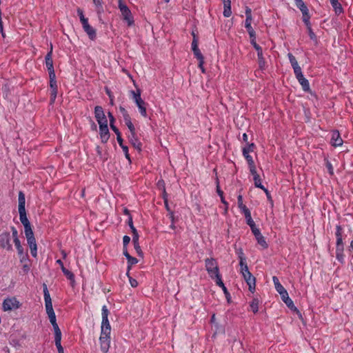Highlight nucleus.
Segmentation results:
<instances>
[{
    "label": "nucleus",
    "mask_w": 353,
    "mask_h": 353,
    "mask_svg": "<svg viewBox=\"0 0 353 353\" xmlns=\"http://www.w3.org/2000/svg\"><path fill=\"white\" fill-rule=\"evenodd\" d=\"M301 13H302V19H307V18H311V16L309 12V10L307 7H305L304 8L300 9Z\"/></svg>",
    "instance_id": "46"
},
{
    "label": "nucleus",
    "mask_w": 353,
    "mask_h": 353,
    "mask_svg": "<svg viewBox=\"0 0 353 353\" xmlns=\"http://www.w3.org/2000/svg\"><path fill=\"white\" fill-rule=\"evenodd\" d=\"M243 214H244V216H245V221H246V223L250 226V227H252L255 224L254 221H253L252 218V216H251V212L250 211V210H247L244 212H242Z\"/></svg>",
    "instance_id": "25"
},
{
    "label": "nucleus",
    "mask_w": 353,
    "mask_h": 353,
    "mask_svg": "<svg viewBox=\"0 0 353 353\" xmlns=\"http://www.w3.org/2000/svg\"><path fill=\"white\" fill-rule=\"evenodd\" d=\"M24 233L27 239V243L28 245L37 243L34 236V232L32 229L26 230V232H24Z\"/></svg>",
    "instance_id": "24"
},
{
    "label": "nucleus",
    "mask_w": 353,
    "mask_h": 353,
    "mask_svg": "<svg viewBox=\"0 0 353 353\" xmlns=\"http://www.w3.org/2000/svg\"><path fill=\"white\" fill-rule=\"evenodd\" d=\"M288 57L290 63L294 70V74H296L302 72L301 68L299 66L298 61H296L295 57L292 53H288Z\"/></svg>",
    "instance_id": "18"
},
{
    "label": "nucleus",
    "mask_w": 353,
    "mask_h": 353,
    "mask_svg": "<svg viewBox=\"0 0 353 353\" xmlns=\"http://www.w3.org/2000/svg\"><path fill=\"white\" fill-rule=\"evenodd\" d=\"M193 53L194 57L198 59V61L204 60V57L199 49L193 50Z\"/></svg>",
    "instance_id": "49"
},
{
    "label": "nucleus",
    "mask_w": 353,
    "mask_h": 353,
    "mask_svg": "<svg viewBox=\"0 0 353 353\" xmlns=\"http://www.w3.org/2000/svg\"><path fill=\"white\" fill-rule=\"evenodd\" d=\"M259 245L261 246L263 249H267L268 248V244L265 241V237L261 234L259 236L255 237Z\"/></svg>",
    "instance_id": "29"
},
{
    "label": "nucleus",
    "mask_w": 353,
    "mask_h": 353,
    "mask_svg": "<svg viewBox=\"0 0 353 353\" xmlns=\"http://www.w3.org/2000/svg\"><path fill=\"white\" fill-rule=\"evenodd\" d=\"M18 200H19V208H18V210H26V208H25V205H26L25 194L21 191H20L19 193Z\"/></svg>",
    "instance_id": "27"
},
{
    "label": "nucleus",
    "mask_w": 353,
    "mask_h": 353,
    "mask_svg": "<svg viewBox=\"0 0 353 353\" xmlns=\"http://www.w3.org/2000/svg\"><path fill=\"white\" fill-rule=\"evenodd\" d=\"M0 246L7 250H12L10 234L8 232H4L0 234Z\"/></svg>",
    "instance_id": "11"
},
{
    "label": "nucleus",
    "mask_w": 353,
    "mask_h": 353,
    "mask_svg": "<svg viewBox=\"0 0 353 353\" xmlns=\"http://www.w3.org/2000/svg\"><path fill=\"white\" fill-rule=\"evenodd\" d=\"M28 246L30 248L31 255L33 257L36 258L37 256V243L36 244L30 245Z\"/></svg>",
    "instance_id": "43"
},
{
    "label": "nucleus",
    "mask_w": 353,
    "mask_h": 353,
    "mask_svg": "<svg viewBox=\"0 0 353 353\" xmlns=\"http://www.w3.org/2000/svg\"><path fill=\"white\" fill-rule=\"evenodd\" d=\"M19 214L20 221L24 226V232H26V230H31V225L28 219L26 210H19Z\"/></svg>",
    "instance_id": "14"
},
{
    "label": "nucleus",
    "mask_w": 353,
    "mask_h": 353,
    "mask_svg": "<svg viewBox=\"0 0 353 353\" xmlns=\"http://www.w3.org/2000/svg\"><path fill=\"white\" fill-rule=\"evenodd\" d=\"M192 34L193 36V39H192V50L193 51L195 50H198L199 48V46H198V39H197L194 32H192Z\"/></svg>",
    "instance_id": "41"
},
{
    "label": "nucleus",
    "mask_w": 353,
    "mask_h": 353,
    "mask_svg": "<svg viewBox=\"0 0 353 353\" xmlns=\"http://www.w3.org/2000/svg\"><path fill=\"white\" fill-rule=\"evenodd\" d=\"M128 272H127V275L128 276V273H129V271L131 269V267L133 265H135L138 263V260L137 258L135 257H133L132 256H129L128 259Z\"/></svg>",
    "instance_id": "36"
},
{
    "label": "nucleus",
    "mask_w": 353,
    "mask_h": 353,
    "mask_svg": "<svg viewBox=\"0 0 353 353\" xmlns=\"http://www.w3.org/2000/svg\"><path fill=\"white\" fill-rule=\"evenodd\" d=\"M250 229L255 237L259 236L261 234L260 230L256 228V225L250 227Z\"/></svg>",
    "instance_id": "53"
},
{
    "label": "nucleus",
    "mask_w": 353,
    "mask_h": 353,
    "mask_svg": "<svg viewBox=\"0 0 353 353\" xmlns=\"http://www.w3.org/2000/svg\"><path fill=\"white\" fill-rule=\"evenodd\" d=\"M257 57H258V63H259V68L261 69H263L265 67V58L263 57V54H261V56L257 55Z\"/></svg>",
    "instance_id": "44"
},
{
    "label": "nucleus",
    "mask_w": 353,
    "mask_h": 353,
    "mask_svg": "<svg viewBox=\"0 0 353 353\" xmlns=\"http://www.w3.org/2000/svg\"><path fill=\"white\" fill-rule=\"evenodd\" d=\"M272 281L275 287V289L278 293L285 290V288L281 285V283L279 281V279L277 276H274L272 277Z\"/></svg>",
    "instance_id": "28"
},
{
    "label": "nucleus",
    "mask_w": 353,
    "mask_h": 353,
    "mask_svg": "<svg viewBox=\"0 0 353 353\" xmlns=\"http://www.w3.org/2000/svg\"><path fill=\"white\" fill-rule=\"evenodd\" d=\"M307 32H308V34H309V37H310V39L314 41H315V42H317L316 35L313 32L312 29V28H309V30H307Z\"/></svg>",
    "instance_id": "52"
},
{
    "label": "nucleus",
    "mask_w": 353,
    "mask_h": 353,
    "mask_svg": "<svg viewBox=\"0 0 353 353\" xmlns=\"http://www.w3.org/2000/svg\"><path fill=\"white\" fill-rule=\"evenodd\" d=\"M237 203H238V207L241 210V212L248 210L247 206L243 204V196L241 194L238 195Z\"/></svg>",
    "instance_id": "34"
},
{
    "label": "nucleus",
    "mask_w": 353,
    "mask_h": 353,
    "mask_svg": "<svg viewBox=\"0 0 353 353\" xmlns=\"http://www.w3.org/2000/svg\"><path fill=\"white\" fill-rule=\"evenodd\" d=\"M110 334L111 327H101L99 342L101 350L103 353H107L110 347Z\"/></svg>",
    "instance_id": "4"
},
{
    "label": "nucleus",
    "mask_w": 353,
    "mask_h": 353,
    "mask_svg": "<svg viewBox=\"0 0 353 353\" xmlns=\"http://www.w3.org/2000/svg\"><path fill=\"white\" fill-rule=\"evenodd\" d=\"M250 43L252 45L254 48L256 50L257 55L261 56V54H263V50H262V48L259 44H257L256 40H250Z\"/></svg>",
    "instance_id": "40"
},
{
    "label": "nucleus",
    "mask_w": 353,
    "mask_h": 353,
    "mask_svg": "<svg viewBox=\"0 0 353 353\" xmlns=\"http://www.w3.org/2000/svg\"><path fill=\"white\" fill-rule=\"evenodd\" d=\"M102 321L101 327H111L109 320V310L106 305H103L101 309Z\"/></svg>",
    "instance_id": "16"
},
{
    "label": "nucleus",
    "mask_w": 353,
    "mask_h": 353,
    "mask_svg": "<svg viewBox=\"0 0 353 353\" xmlns=\"http://www.w3.org/2000/svg\"><path fill=\"white\" fill-rule=\"evenodd\" d=\"M299 83L302 87V89L304 92H310V83L307 79H305L303 76L302 72L294 74Z\"/></svg>",
    "instance_id": "12"
},
{
    "label": "nucleus",
    "mask_w": 353,
    "mask_h": 353,
    "mask_svg": "<svg viewBox=\"0 0 353 353\" xmlns=\"http://www.w3.org/2000/svg\"><path fill=\"white\" fill-rule=\"evenodd\" d=\"M251 174L253 176V180L254 183L255 187L260 188V189H264V185L261 183V179L259 176V174L256 172V168L254 170V171H250Z\"/></svg>",
    "instance_id": "19"
},
{
    "label": "nucleus",
    "mask_w": 353,
    "mask_h": 353,
    "mask_svg": "<svg viewBox=\"0 0 353 353\" xmlns=\"http://www.w3.org/2000/svg\"><path fill=\"white\" fill-rule=\"evenodd\" d=\"M11 230H12V235L13 239H19L18 238V232H17V229L14 226H12L11 228Z\"/></svg>",
    "instance_id": "63"
},
{
    "label": "nucleus",
    "mask_w": 353,
    "mask_h": 353,
    "mask_svg": "<svg viewBox=\"0 0 353 353\" xmlns=\"http://www.w3.org/2000/svg\"><path fill=\"white\" fill-rule=\"evenodd\" d=\"M205 270L212 279H214V276L220 273L219 268L216 260L214 258H207L205 259Z\"/></svg>",
    "instance_id": "5"
},
{
    "label": "nucleus",
    "mask_w": 353,
    "mask_h": 353,
    "mask_svg": "<svg viewBox=\"0 0 353 353\" xmlns=\"http://www.w3.org/2000/svg\"><path fill=\"white\" fill-rule=\"evenodd\" d=\"M117 142L119 145V146L122 148L123 152L125 154V158L128 159V162L131 163V158L130 155L128 152V146L125 145L123 144V140L121 137H117Z\"/></svg>",
    "instance_id": "20"
},
{
    "label": "nucleus",
    "mask_w": 353,
    "mask_h": 353,
    "mask_svg": "<svg viewBox=\"0 0 353 353\" xmlns=\"http://www.w3.org/2000/svg\"><path fill=\"white\" fill-rule=\"evenodd\" d=\"M262 190L265 193L268 199L272 203L273 201L272 199L271 194H270V192L268 191V190L267 188H265V187H264V189H262Z\"/></svg>",
    "instance_id": "64"
},
{
    "label": "nucleus",
    "mask_w": 353,
    "mask_h": 353,
    "mask_svg": "<svg viewBox=\"0 0 353 353\" xmlns=\"http://www.w3.org/2000/svg\"><path fill=\"white\" fill-rule=\"evenodd\" d=\"M133 244H134V248L137 253L138 254V255L141 256L143 254V252L139 245V241L133 242Z\"/></svg>",
    "instance_id": "50"
},
{
    "label": "nucleus",
    "mask_w": 353,
    "mask_h": 353,
    "mask_svg": "<svg viewBox=\"0 0 353 353\" xmlns=\"http://www.w3.org/2000/svg\"><path fill=\"white\" fill-rule=\"evenodd\" d=\"M161 197H162L163 201L168 200V193L166 192L165 185H163Z\"/></svg>",
    "instance_id": "61"
},
{
    "label": "nucleus",
    "mask_w": 353,
    "mask_h": 353,
    "mask_svg": "<svg viewBox=\"0 0 353 353\" xmlns=\"http://www.w3.org/2000/svg\"><path fill=\"white\" fill-rule=\"evenodd\" d=\"M216 192L221 198V203L225 205V211H227L228 208V203L225 200L223 196V192L221 190L219 182H217Z\"/></svg>",
    "instance_id": "31"
},
{
    "label": "nucleus",
    "mask_w": 353,
    "mask_h": 353,
    "mask_svg": "<svg viewBox=\"0 0 353 353\" xmlns=\"http://www.w3.org/2000/svg\"><path fill=\"white\" fill-rule=\"evenodd\" d=\"M225 17H230L232 14L231 2L223 3V12Z\"/></svg>",
    "instance_id": "30"
},
{
    "label": "nucleus",
    "mask_w": 353,
    "mask_h": 353,
    "mask_svg": "<svg viewBox=\"0 0 353 353\" xmlns=\"http://www.w3.org/2000/svg\"><path fill=\"white\" fill-rule=\"evenodd\" d=\"M242 154L248 164L250 171H254L256 168L252 157L249 153H247L246 151H243Z\"/></svg>",
    "instance_id": "21"
},
{
    "label": "nucleus",
    "mask_w": 353,
    "mask_h": 353,
    "mask_svg": "<svg viewBox=\"0 0 353 353\" xmlns=\"http://www.w3.org/2000/svg\"><path fill=\"white\" fill-rule=\"evenodd\" d=\"M99 134L101 142L103 143H107L110 138V132L108 126L101 124L99 126Z\"/></svg>",
    "instance_id": "13"
},
{
    "label": "nucleus",
    "mask_w": 353,
    "mask_h": 353,
    "mask_svg": "<svg viewBox=\"0 0 353 353\" xmlns=\"http://www.w3.org/2000/svg\"><path fill=\"white\" fill-rule=\"evenodd\" d=\"M130 241V237L127 236V235H125L123 237V247H127L128 245L129 244Z\"/></svg>",
    "instance_id": "58"
},
{
    "label": "nucleus",
    "mask_w": 353,
    "mask_h": 353,
    "mask_svg": "<svg viewBox=\"0 0 353 353\" xmlns=\"http://www.w3.org/2000/svg\"><path fill=\"white\" fill-rule=\"evenodd\" d=\"M284 303L286 304V305L289 308H290V309H293V308L296 309V307L294 306L293 301L290 298L287 299V301H284Z\"/></svg>",
    "instance_id": "55"
},
{
    "label": "nucleus",
    "mask_w": 353,
    "mask_h": 353,
    "mask_svg": "<svg viewBox=\"0 0 353 353\" xmlns=\"http://www.w3.org/2000/svg\"><path fill=\"white\" fill-rule=\"evenodd\" d=\"M303 23H305L307 30H309V28H312L311 23H310V18L303 19Z\"/></svg>",
    "instance_id": "62"
},
{
    "label": "nucleus",
    "mask_w": 353,
    "mask_h": 353,
    "mask_svg": "<svg viewBox=\"0 0 353 353\" xmlns=\"http://www.w3.org/2000/svg\"><path fill=\"white\" fill-rule=\"evenodd\" d=\"M295 3V6L300 10L301 8H304L307 6L304 3L303 0H294Z\"/></svg>",
    "instance_id": "51"
},
{
    "label": "nucleus",
    "mask_w": 353,
    "mask_h": 353,
    "mask_svg": "<svg viewBox=\"0 0 353 353\" xmlns=\"http://www.w3.org/2000/svg\"><path fill=\"white\" fill-rule=\"evenodd\" d=\"M301 13H302V19H307V18H311V16L309 12V10L307 7H305L304 8L300 9Z\"/></svg>",
    "instance_id": "45"
},
{
    "label": "nucleus",
    "mask_w": 353,
    "mask_h": 353,
    "mask_svg": "<svg viewBox=\"0 0 353 353\" xmlns=\"http://www.w3.org/2000/svg\"><path fill=\"white\" fill-rule=\"evenodd\" d=\"M343 229L340 225H336V232H335V236L336 240L338 239L343 238Z\"/></svg>",
    "instance_id": "39"
},
{
    "label": "nucleus",
    "mask_w": 353,
    "mask_h": 353,
    "mask_svg": "<svg viewBox=\"0 0 353 353\" xmlns=\"http://www.w3.org/2000/svg\"><path fill=\"white\" fill-rule=\"evenodd\" d=\"M61 271L63 272V274L66 276V278L71 282V284L73 285V284L75 282L74 274L65 268H63Z\"/></svg>",
    "instance_id": "26"
},
{
    "label": "nucleus",
    "mask_w": 353,
    "mask_h": 353,
    "mask_svg": "<svg viewBox=\"0 0 353 353\" xmlns=\"http://www.w3.org/2000/svg\"><path fill=\"white\" fill-rule=\"evenodd\" d=\"M45 63L48 72L49 76L55 74L53 60H52V46L51 45L50 51L47 53L45 57Z\"/></svg>",
    "instance_id": "10"
},
{
    "label": "nucleus",
    "mask_w": 353,
    "mask_h": 353,
    "mask_svg": "<svg viewBox=\"0 0 353 353\" xmlns=\"http://www.w3.org/2000/svg\"><path fill=\"white\" fill-rule=\"evenodd\" d=\"M43 296L46 313L54 330V343L61 341V332L57 323L56 315L52 307V299L46 283L43 284Z\"/></svg>",
    "instance_id": "1"
},
{
    "label": "nucleus",
    "mask_w": 353,
    "mask_h": 353,
    "mask_svg": "<svg viewBox=\"0 0 353 353\" xmlns=\"http://www.w3.org/2000/svg\"><path fill=\"white\" fill-rule=\"evenodd\" d=\"M215 281V283L216 284L219 286L220 288H223V286H225L223 281H222V279H221V274L219 273V274H217V276H214V279Z\"/></svg>",
    "instance_id": "42"
},
{
    "label": "nucleus",
    "mask_w": 353,
    "mask_h": 353,
    "mask_svg": "<svg viewBox=\"0 0 353 353\" xmlns=\"http://www.w3.org/2000/svg\"><path fill=\"white\" fill-rule=\"evenodd\" d=\"M243 277L245 279V282L247 283L248 285L249 286V290L251 292H254L256 287L255 277L252 274L251 272L248 273V274L243 276Z\"/></svg>",
    "instance_id": "17"
},
{
    "label": "nucleus",
    "mask_w": 353,
    "mask_h": 353,
    "mask_svg": "<svg viewBox=\"0 0 353 353\" xmlns=\"http://www.w3.org/2000/svg\"><path fill=\"white\" fill-rule=\"evenodd\" d=\"M236 254H238V257H239V263H242V262L246 261V258H245V256L242 249H239L236 252Z\"/></svg>",
    "instance_id": "47"
},
{
    "label": "nucleus",
    "mask_w": 353,
    "mask_h": 353,
    "mask_svg": "<svg viewBox=\"0 0 353 353\" xmlns=\"http://www.w3.org/2000/svg\"><path fill=\"white\" fill-rule=\"evenodd\" d=\"M128 138L134 148L139 150H141V143L138 140L136 132H134V134H130Z\"/></svg>",
    "instance_id": "22"
},
{
    "label": "nucleus",
    "mask_w": 353,
    "mask_h": 353,
    "mask_svg": "<svg viewBox=\"0 0 353 353\" xmlns=\"http://www.w3.org/2000/svg\"><path fill=\"white\" fill-rule=\"evenodd\" d=\"M251 310L256 314L259 311V300L254 299L250 304Z\"/></svg>",
    "instance_id": "37"
},
{
    "label": "nucleus",
    "mask_w": 353,
    "mask_h": 353,
    "mask_svg": "<svg viewBox=\"0 0 353 353\" xmlns=\"http://www.w3.org/2000/svg\"><path fill=\"white\" fill-rule=\"evenodd\" d=\"M256 149V145L254 143H247V145L242 148L243 151H246L247 153L252 152Z\"/></svg>",
    "instance_id": "38"
},
{
    "label": "nucleus",
    "mask_w": 353,
    "mask_h": 353,
    "mask_svg": "<svg viewBox=\"0 0 353 353\" xmlns=\"http://www.w3.org/2000/svg\"><path fill=\"white\" fill-rule=\"evenodd\" d=\"M110 128L117 134V137H121V132H119V129L114 125V124L110 125Z\"/></svg>",
    "instance_id": "60"
},
{
    "label": "nucleus",
    "mask_w": 353,
    "mask_h": 353,
    "mask_svg": "<svg viewBox=\"0 0 353 353\" xmlns=\"http://www.w3.org/2000/svg\"><path fill=\"white\" fill-rule=\"evenodd\" d=\"M330 143L331 145L335 148L342 145L343 141L338 130H334L332 132Z\"/></svg>",
    "instance_id": "15"
},
{
    "label": "nucleus",
    "mask_w": 353,
    "mask_h": 353,
    "mask_svg": "<svg viewBox=\"0 0 353 353\" xmlns=\"http://www.w3.org/2000/svg\"><path fill=\"white\" fill-rule=\"evenodd\" d=\"M331 5H332L335 13L337 15H339L340 14L343 12V7H342L341 4L339 2V1L337 2L332 3Z\"/></svg>",
    "instance_id": "32"
},
{
    "label": "nucleus",
    "mask_w": 353,
    "mask_h": 353,
    "mask_svg": "<svg viewBox=\"0 0 353 353\" xmlns=\"http://www.w3.org/2000/svg\"><path fill=\"white\" fill-rule=\"evenodd\" d=\"M279 294L281 295V298L283 302L290 298L286 290L279 292Z\"/></svg>",
    "instance_id": "54"
},
{
    "label": "nucleus",
    "mask_w": 353,
    "mask_h": 353,
    "mask_svg": "<svg viewBox=\"0 0 353 353\" xmlns=\"http://www.w3.org/2000/svg\"><path fill=\"white\" fill-rule=\"evenodd\" d=\"M21 304L16 297L6 298L3 300L2 307L4 311H11L17 310L21 307Z\"/></svg>",
    "instance_id": "7"
},
{
    "label": "nucleus",
    "mask_w": 353,
    "mask_h": 353,
    "mask_svg": "<svg viewBox=\"0 0 353 353\" xmlns=\"http://www.w3.org/2000/svg\"><path fill=\"white\" fill-rule=\"evenodd\" d=\"M248 34H249V37H250V40H256V32L254 31V28H252V25L251 26H245Z\"/></svg>",
    "instance_id": "33"
},
{
    "label": "nucleus",
    "mask_w": 353,
    "mask_h": 353,
    "mask_svg": "<svg viewBox=\"0 0 353 353\" xmlns=\"http://www.w3.org/2000/svg\"><path fill=\"white\" fill-rule=\"evenodd\" d=\"M240 265V272L242 274V276H244L245 274H248L250 272L249 271L248 266L247 264V262H242L239 263Z\"/></svg>",
    "instance_id": "35"
},
{
    "label": "nucleus",
    "mask_w": 353,
    "mask_h": 353,
    "mask_svg": "<svg viewBox=\"0 0 353 353\" xmlns=\"http://www.w3.org/2000/svg\"><path fill=\"white\" fill-rule=\"evenodd\" d=\"M326 168H327L328 172L330 174H334V169L332 163L330 161L326 162Z\"/></svg>",
    "instance_id": "57"
},
{
    "label": "nucleus",
    "mask_w": 353,
    "mask_h": 353,
    "mask_svg": "<svg viewBox=\"0 0 353 353\" xmlns=\"http://www.w3.org/2000/svg\"><path fill=\"white\" fill-rule=\"evenodd\" d=\"M118 7L120 10L123 19L127 22L128 26L134 24V19L130 10L123 3V0H118Z\"/></svg>",
    "instance_id": "6"
},
{
    "label": "nucleus",
    "mask_w": 353,
    "mask_h": 353,
    "mask_svg": "<svg viewBox=\"0 0 353 353\" xmlns=\"http://www.w3.org/2000/svg\"><path fill=\"white\" fill-rule=\"evenodd\" d=\"M125 125L129 129L130 134H134V132H136L135 128L132 121L126 123Z\"/></svg>",
    "instance_id": "56"
},
{
    "label": "nucleus",
    "mask_w": 353,
    "mask_h": 353,
    "mask_svg": "<svg viewBox=\"0 0 353 353\" xmlns=\"http://www.w3.org/2000/svg\"><path fill=\"white\" fill-rule=\"evenodd\" d=\"M343 239H338L336 240V259L342 264L345 263Z\"/></svg>",
    "instance_id": "9"
},
{
    "label": "nucleus",
    "mask_w": 353,
    "mask_h": 353,
    "mask_svg": "<svg viewBox=\"0 0 353 353\" xmlns=\"http://www.w3.org/2000/svg\"><path fill=\"white\" fill-rule=\"evenodd\" d=\"M49 86L50 90V104L54 103L57 94H58V85L56 79V74L49 76Z\"/></svg>",
    "instance_id": "8"
},
{
    "label": "nucleus",
    "mask_w": 353,
    "mask_h": 353,
    "mask_svg": "<svg viewBox=\"0 0 353 353\" xmlns=\"http://www.w3.org/2000/svg\"><path fill=\"white\" fill-rule=\"evenodd\" d=\"M94 117L98 123H101L100 119H105V115L101 106L97 105L94 108Z\"/></svg>",
    "instance_id": "23"
},
{
    "label": "nucleus",
    "mask_w": 353,
    "mask_h": 353,
    "mask_svg": "<svg viewBox=\"0 0 353 353\" xmlns=\"http://www.w3.org/2000/svg\"><path fill=\"white\" fill-rule=\"evenodd\" d=\"M129 277V281L132 288H136L138 285V282L136 279L130 277L129 275L128 276Z\"/></svg>",
    "instance_id": "59"
},
{
    "label": "nucleus",
    "mask_w": 353,
    "mask_h": 353,
    "mask_svg": "<svg viewBox=\"0 0 353 353\" xmlns=\"http://www.w3.org/2000/svg\"><path fill=\"white\" fill-rule=\"evenodd\" d=\"M77 14L83 30L86 32L90 39L94 40L97 37L96 30L89 24L88 19L85 17L83 11L81 8L77 9Z\"/></svg>",
    "instance_id": "3"
},
{
    "label": "nucleus",
    "mask_w": 353,
    "mask_h": 353,
    "mask_svg": "<svg viewBox=\"0 0 353 353\" xmlns=\"http://www.w3.org/2000/svg\"><path fill=\"white\" fill-rule=\"evenodd\" d=\"M141 91L139 88H137L136 91L131 90L130 91V97L131 99L133 100V101L136 103L139 112L140 114L144 117H148V113H147V105L148 103L145 102L144 100L141 98Z\"/></svg>",
    "instance_id": "2"
},
{
    "label": "nucleus",
    "mask_w": 353,
    "mask_h": 353,
    "mask_svg": "<svg viewBox=\"0 0 353 353\" xmlns=\"http://www.w3.org/2000/svg\"><path fill=\"white\" fill-rule=\"evenodd\" d=\"M132 233V242L139 241V236L137 230L135 228L131 229Z\"/></svg>",
    "instance_id": "48"
}]
</instances>
